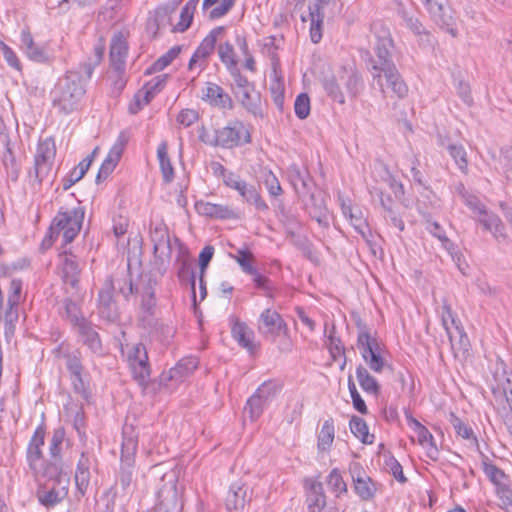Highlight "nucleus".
Listing matches in <instances>:
<instances>
[{
    "label": "nucleus",
    "mask_w": 512,
    "mask_h": 512,
    "mask_svg": "<svg viewBox=\"0 0 512 512\" xmlns=\"http://www.w3.org/2000/svg\"><path fill=\"white\" fill-rule=\"evenodd\" d=\"M84 94L85 88L81 73L68 71L58 80L51 92L53 106L60 112L69 114L78 108Z\"/></svg>",
    "instance_id": "f257e3e1"
},
{
    "label": "nucleus",
    "mask_w": 512,
    "mask_h": 512,
    "mask_svg": "<svg viewBox=\"0 0 512 512\" xmlns=\"http://www.w3.org/2000/svg\"><path fill=\"white\" fill-rule=\"evenodd\" d=\"M491 377L487 383L491 389L494 400L499 405L507 404L509 410L504 414V424L512 435V374L507 372L504 362L496 357L490 367Z\"/></svg>",
    "instance_id": "f03ea898"
},
{
    "label": "nucleus",
    "mask_w": 512,
    "mask_h": 512,
    "mask_svg": "<svg viewBox=\"0 0 512 512\" xmlns=\"http://www.w3.org/2000/svg\"><path fill=\"white\" fill-rule=\"evenodd\" d=\"M83 218L84 213L80 209L59 212L53 219L48 234L42 241L41 247L43 249L50 248L61 233L64 244L72 242L81 229Z\"/></svg>",
    "instance_id": "7ed1b4c3"
},
{
    "label": "nucleus",
    "mask_w": 512,
    "mask_h": 512,
    "mask_svg": "<svg viewBox=\"0 0 512 512\" xmlns=\"http://www.w3.org/2000/svg\"><path fill=\"white\" fill-rule=\"evenodd\" d=\"M200 140L210 146H221L223 148H233L242 143L250 142V134L240 121H234L227 126L215 130L213 135L207 133L204 129L199 135Z\"/></svg>",
    "instance_id": "20e7f679"
},
{
    "label": "nucleus",
    "mask_w": 512,
    "mask_h": 512,
    "mask_svg": "<svg viewBox=\"0 0 512 512\" xmlns=\"http://www.w3.org/2000/svg\"><path fill=\"white\" fill-rule=\"evenodd\" d=\"M183 506L182 488L178 487L176 476L173 473L163 475L154 512H181Z\"/></svg>",
    "instance_id": "39448f33"
},
{
    "label": "nucleus",
    "mask_w": 512,
    "mask_h": 512,
    "mask_svg": "<svg viewBox=\"0 0 512 512\" xmlns=\"http://www.w3.org/2000/svg\"><path fill=\"white\" fill-rule=\"evenodd\" d=\"M233 78L232 91L241 105L255 117H264L261 107L260 93L255 91L254 83L239 71L231 74Z\"/></svg>",
    "instance_id": "423d86ee"
},
{
    "label": "nucleus",
    "mask_w": 512,
    "mask_h": 512,
    "mask_svg": "<svg viewBox=\"0 0 512 512\" xmlns=\"http://www.w3.org/2000/svg\"><path fill=\"white\" fill-rule=\"evenodd\" d=\"M150 237L153 243L155 265L160 275H164L171 258V241L167 226L158 222L150 229Z\"/></svg>",
    "instance_id": "0eeeda50"
},
{
    "label": "nucleus",
    "mask_w": 512,
    "mask_h": 512,
    "mask_svg": "<svg viewBox=\"0 0 512 512\" xmlns=\"http://www.w3.org/2000/svg\"><path fill=\"white\" fill-rule=\"evenodd\" d=\"M46 478L52 485L47 484L41 486L37 490V499L46 508H53L68 495V486L70 483L68 474H59L56 476H42Z\"/></svg>",
    "instance_id": "6e6552de"
},
{
    "label": "nucleus",
    "mask_w": 512,
    "mask_h": 512,
    "mask_svg": "<svg viewBox=\"0 0 512 512\" xmlns=\"http://www.w3.org/2000/svg\"><path fill=\"white\" fill-rule=\"evenodd\" d=\"M357 346L361 356L369 368L375 373H381L386 367L390 368L382 356V349L378 340L372 337L366 330L360 331L357 338Z\"/></svg>",
    "instance_id": "1a4fd4ad"
},
{
    "label": "nucleus",
    "mask_w": 512,
    "mask_h": 512,
    "mask_svg": "<svg viewBox=\"0 0 512 512\" xmlns=\"http://www.w3.org/2000/svg\"><path fill=\"white\" fill-rule=\"evenodd\" d=\"M482 470L493 484L500 500V507L508 509L512 505V489L510 479L505 472L497 466L482 460Z\"/></svg>",
    "instance_id": "9d476101"
},
{
    "label": "nucleus",
    "mask_w": 512,
    "mask_h": 512,
    "mask_svg": "<svg viewBox=\"0 0 512 512\" xmlns=\"http://www.w3.org/2000/svg\"><path fill=\"white\" fill-rule=\"evenodd\" d=\"M429 12L431 19L442 30L451 34L453 37L457 35L455 29L456 20L453 16V10L449 6L447 0H420Z\"/></svg>",
    "instance_id": "9b49d317"
},
{
    "label": "nucleus",
    "mask_w": 512,
    "mask_h": 512,
    "mask_svg": "<svg viewBox=\"0 0 512 512\" xmlns=\"http://www.w3.org/2000/svg\"><path fill=\"white\" fill-rule=\"evenodd\" d=\"M103 287L112 293L121 295L125 301H130L131 297L137 294L139 286L133 282L130 263L127 264L126 268L117 270L113 275L108 277Z\"/></svg>",
    "instance_id": "f8f14e48"
},
{
    "label": "nucleus",
    "mask_w": 512,
    "mask_h": 512,
    "mask_svg": "<svg viewBox=\"0 0 512 512\" xmlns=\"http://www.w3.org/2000/svg\"><path fill=\"white\" fill-rule=\"evenodd\" d=\"M44 440L45 428L39 426L34 431L27 447V462L36 476H46L47 458H44L42 453Z\"/></svg>",
    "instance_id": "ddd939ff"
},
{
    "label": "nucleus",
    "mask_w": 512,
    "mask_h": 512,
    "mask_svg": "<svg viewBox=\"0 0 512 512\" xmlns=\"http://www.w3.org/2000/svg\"><path fill=\"white\" fill-rule=\"evenodd\" d=\"M65 439L63 428H57L53 431L49 440V454L47 458L46 476H56L59 474H68L62 459V450Z\"/></svg>",
    "instance_id": "4468645a"
},
{
    "label": "nucleus",
    "mask_w": 512,
    "mask_h": 512,
    "mask_svg": "<svg viewBox=\"0 0 512 512\" xmlns=\"http://www.w3.org/2000/svg\"><path fill=\"white\" fill-rule=\"evenodd\" d=\"M259 333L273 342L277 337L286 336L289 332L288 327L282 316L275 310L270 308L265 309L260 317L258 323Z\"/></svg>",
    "instance_id": "2eb2a0df"
},
{
    "label": "nucleus",
    "mask_w": 512,
    "mask_h": 512,
    "mask_svg": "<svg viewBox=\"0 0 512 512\" xmlns=\"http://www.w3.org/2000/svg\"><path fill=\"white\" fill-rule=\"evenodd\" d=\"M304 204L306 211L312 219L316 220L322 227H328V209L325 203L324 193L316 186L308 190L302 196H299Z\"/></svg>",
    "instance_id": "dca6fc26"
},
{
    "label": "nucleus",
    "mask_w": 512,
    "mask_h": 512,
    "mask_svg": "<svg viewBox=\"0 0 512 512\" xmlns=\"http://www.w3.org/2000/svg\"><path fill=\"white\" fill-rule=\"evenodd\" d=\"M227 187L236 190L242 198L243 202L253 205L259 211H267L269 209L267 203L263 200L258 189L240 178L239 175H231L228 177Z\"/></svg>",
    "instance_id": "f3484780"
},
{
    "label": "nucleus",
    "mask_w": 512,
    "mask_h": 512,
    "mask_svg": "<svg viewBox=\"0 0 512 512\" xmlns=\"http://www.w3.org/2000/svg\"><path fill=\"white\" fill-rule=\"evenodd\" d=\"M128 361L135 380L145 385L150 378L148 354L144 344H134L128 353Z\"/></svg>",
    "instance_id": "a211bd4d"
},
{
    "label": "nucleus",
    "mask_w": 512,
    "mask_h": 512,
    "mask_svg": "<svg viewBox=\"0 0 512 512\" xmlns=\"http://www.w3.org/2000/svg\"><path fill=\"white\" fill-rule=\"evenodd\" d=\"M355 493L363 501H369L374 498L377 492V483L367 475L364 469L358 464L354 463L350 467Z\"/></svg>",
    "instance_id": "6ab92c4d"
},
{
    "label": "nucleus",
    "mask_w": 512,
    "mask_h": 512,
    "mask_svg": "<svg viewBox=\"0 0 512 512\" xmlns=\"http://www.w3.org/2000/svg\"><path fill=\"white\" fill-rule=\"evenodd\" d=\"M224 31L223 27L214 28L200 43L192 55L188 68L193 70L198 64L201 72L206 66V59L212 54L215 48L217 37Z\"/></svg>",
    "instance_id": "aec40b11"
},
{
    "label": "nucleus",
    "mask_w": 512,
    "mask_h": 512,
    "mask_svg": "<svg viewBox=\"0 0 512 512\" xmlns=\"http://www.w3.org/2000/svg\"><path fill=\"white\" fill-rule=\"evenodd\" d=\"M128 141L127 136L124 132H121L117 138V141L110 149L108 155L106 156L105 160L103 161L98 174L96 176V183L99 184L103 180L107 179V177L114 171L115 167L117 166L124 147Z\"/></svg>",
    "instance_id": "412c9836"
},
{
    "label": "nucleus",
    "mask_w": 512,
    "mask_h": 512,
    "mask_svg": "<svg viewBox=\"0 0 512 512\" xmlns=\"http://www.w3.org/2000/svg\"><path fill=\"white\" fill-rule=\"evenodd\" d=\"M487 163L512 183V147L488 149Z\"/></svg>",
    "instance_id": "4be33fe9"
},
{
    "label": "nucleus",
    "mask_w": 512,
    "mask_h": 512,
    "mask_svg": "<svg viewBox=\"0 0 512 512\" xmlns=\"http://www.w3.org/2000/svg\"><path fill=\"white\" fill-rule=\"evenodd\" d=\"M201 99L210 106L221 110H232L234 102L231 96L218 84L207 82L202 90Z\"/></svg>",
    "instance_id": "5701e85b"
},
{
    "label": "nucleus",
    "mask_w": 512,
    "mask_h": 512,
    "mask_svg": "<svg viewBox=\"0 0 512 512\" xmlns=\"http://www.w3.org/2000/svg\"><path fill=\"white\" fill-rule=\"evenodd\" d=\"M135 285L139 286V290L137 291L136 295L141 296V308L144 310L145 313L151 316L156 304V277L151 273L141 274L139 282L136 283Z\"/></svg>",
    "instance_id": "b1692460"
},
{
    "label": "nucleus",
    "mask_w": 512,
    "mask_h": 512,
    "mask_svg": "<svg viewBox=\"0 0 512 512\" xmlns=\"http://www.w3.org/2000/svg\"><path fill=\"white\" fill-rule=\"evenodd\" d=\"M248 492L249 487L242 480L232 483L225 501L228 512H243L246 504L251 500Z\"/></svg>",
    "instance_id": "393cba45"
},
{
    "label": "nucleus",
    "mask_w": 512,
    "mask_h": 512,
    "mask_svg": "<svg viewBox=\"0 0 512 512\" xmlns=\"http://www.w3.org/2000/svg\"><path fill=\"white\" fill-rule=\"evenodd\" d=\"M21 46L26 56L34 62L46 64L52 61V55L45 45L34 42L33 37L28 29L21 32Z\"/></svg>",
    "instance_id": "a878e982"
},
{
    "label": "nucleus",
    "mask_w": 512,
    "mask_h": 512,
    "mask_svg": "<svg viewBox=\"0 0 512 512\" xmlns=\"http://www.w3.org/2000/svg\"><path fill=\"white\" fill-rule=\"evenodd\" d=\"M387 44V41H381L377 44L376 59L370 60L371 66L369 68L373 80L377 81V84L380 86L383 93H385V90L381 79L382 71H384L388 66H395L391 60V55L387 48Z\"/></svg>",
    "instance_id": "bb28decb"
},
{
    "label": "nucleus",
    "mask_w": 512,
    "mask_h": 512,
    "mask_svg": "<svg viewBox=\"0 0 512 512\" xmlns=\"http://www.w3.org/2000/svg\"><path fill=\"white\" fill-rule=\"evenodd\" d=\"M59 257L62 280L64 284L70 285L73 289H77L81 274V269L77 257L70 252L68 253L67 251H64L59 255Z\"/></svg>",
    "instance_id": "cd10ccee"
},
{
    "label": "nucleus",
    "mask_w": 512,
    "mask_h": 512,
    "mask_svg": "<svg viewBox=\"0 0 512 512\" xmlns=\"http://www.w3.org/2000/svg\"><path fill=\"white\" fill-rule=\"evenodd\" d=\"M74 330L78 334L81 343L87 346L93 353H101L102 342L95 326L87 319L81 320Z\"/></svg>",
    "instance_id": "c85d7f7f"
},
{
    "label": "nucleus",
    "mask_w": 512,
    "mask_h": 512,
    "mask_svg": "<svg viewBox=\"0 0 512 512\" xmlns=\"http://www.w3.org/2000/svg\"><path fill=\"white\" fill-rule=\"evenodd\" d=\"M98 313L102 319L111 323L118 321L120 317L113 293L103 286L98 294Z\"/></svg>",
    "instance_id": "c756f323"
},
{
    "label": "nucleus",
    "mask_w": 512,
    "mask_h": 512,
    "mask_svg": "<svg viewBox=\"0 0 512 512\" xmlns=\"http://www.w3.org/2000/svg\"><path fill=\"white\" fill-rule=\"evenodd\" d=\"M288 178L298 197L315 188V183L307 169L300 168L297 164L289 166Z\"/></svg>",
    "instance_id": "7c9ffc66"
},
{
    "label": "nucleus",
    "mask_w": 512,
    "mask_h": 512,
    "mask_svg": "<svg viewBox=\"0 0 512 512\" xmlns=\"http://www.w3.org/2000/svg\"><path fill=\"white\" fill-rule=\"evenodd\" d=\"M127 53L128 45L125 38L121 33L115 34L110 44V63L116 72L124 71Z\"/></svg>",
    "instance_id": "2f4dec72"
},
{
    "label": "nucleus",
    "mask_w": 512,
    "mask_h": 512,
    "mask_svg": "<svg viewBox=\"0 0 512 512\" xmlns=\"http://www.w3.org/2000/svg\"><path fill=\"white\" fill-rule=\"evenodd\" d=\"M96 459L88 453L82 452L77 464L75 473V483L77 489L81 494H84L90 484L91 468L93 467Z\"/></svg>",
    "instance_id": "473e14b6"
},
{
    "label": "nucleus",
    "mask_w": 512,
    "mask_h": 512,
    "mask_svg": "<svg viewBox=\"0 0 512 512\" xmlns=\"http://www.w3.org/2000/svg\"><path fill=\"white\" fill-rule=\"evenodd\" d=\"M231 333L237 343L245 348L250 354H254L259 345L254 342V332L251 330L246 323L239 320H235Z\"/></svg>",
    "instance_id": "72a5a7b5"
},
{
    "label": "nucleus",
    "mask_w": 512,
    "mask_h": 512,
    "mask_svg": "<svg viewBox=\"0 0 512 512\" xmlns=\"http://www.w3.org/2000/svg\"><path fill=\"white\" fill-rule=\"evenodd\" d=\"M306 502L309 512H322L324 510L326 507V496L321 482H310L307 488Z\"/></svg>",
    "instance_id": "f704fd0d"
},
{
    "label": "nucleus",
    "mask_w": 512,
    "mask_h": 512,
    "mask_svg": "<svg viewBox=\"0 0 512 512\" xmlns=\"http://www.w3.org/2000/svg\"><path fill=\"white\" fill-rule=\"evenodd\" d=\"M408 424L417 434L418 441L423 446H428V455L431 459H436L438 456V449L434 443L433 435L429 430L423 426L419 421L413 417H407Z\"/></svg>",
    "instance_id": "c9c22d12"
},
{
    "label": "nucleus",
    "mask_w": 512,
    "mask_h": 512,
    "mask_svg": "<svg viewBox=\"0 0 512 512\" xmlns=\"http://www.w3.org/2000/svg\"><path fill=\"white\" fill-rule=\"evenodd\" d=\"M123 441L121 446V462L134 463L138 440L133 435V426L125 424L123 427Z\"/></svg>",
    "instance_id": "e433bc0d"
},
{
    "label": "nucleus",
    "mask_w": 512,
    "mask_h": 512,
    "mask_svg": "<svg viewBox=\"0 0 512 512\" xmlns=\"http://www.w3.org/2000/svg\"><path fill=\"white\" fill-rule=\"evenodd\" d=\"M386 79L387 87L399 98H404L408 94V86L402 79L396 66H388L382 71Z\"/></svg>",
    "instance_id": "4c0bfd02"
},
{
    "label": "nucleus",
    "mask_w": 512,
    "mask_h": 512,
    "mask_svg": "<svg viewBox=\"0 0 512 512\" xmlns=\"http://www.w3.org/2000/svg\"><path fill=\"white\" fill-rule=\"evenodd\" d=\"M198 364L199 361L196 357H184L169 370L168 378L174 381H182L196 370Z\"/></svg>",
    "instance_id": "58836bf2"
},
{
    "label": "nucleus",
    "mask_w": 512,
    "mask_h": 512,
    "mask_svg": "<svg viewBox=\"0 0 512 512\" xmlns=\"http://www.w3.org/2000/svg\"><path fill=\"white\" fill-rule=\"evenodd\" d=\"M142 321L146 323L145 326L151 329V333L165 344H168L175 335V328L173 326L154 321L152 318H149L148 314L142 318Z\"/></svg>",
    "instance_id": "ea45409f"
},
{
    "label": "nucleus",
    "mask_w": 512,
    "mask_h": 512,
    "mask_svg": "<svg viewBox=\"0 0 512 512\" xmlns=\"http://www.w3.org/2000/svg\"><path fill=\"white\" fill-rule=\"evenodd\" d=\"M277 217L284 226L287 234L291 237H294L296 232L301 228V222L297 214L291 209H286L283 204H279L278 206Z\"/></svg>",
    "instance_id": "a19ab883"
},
{
    "label": "nucleus",
    "mask_w": 512,
    "mask_h": 512,
    "mask_svg": "<svg viewBox=\"0 0 512 512\" xmlns=\"http://www.w3.org/2000/svg\"><path fill=\"white\" fill-rule=\"evenodd\" d=\"M2 163L6 169L7 176L12 182H17L20 175V165L10 145V140L5 141V151L2 155Z\"/></svg>",
    "instance_id": "79ce46f5"
},
{
    "label": "nucleus",
    "mask_w": 512,
    "mask_h": 512,
    "mask_svg": "<svg viewBox=\"0 0 512 512\" xmlns=\"http://www.w3.org/2000/svg\"><path fill=\"white\" fill-rule=\"evenodd\" d=\"M356 377L363 391L374 396H377L380 393V384L361 364L356 368Z\"/></svg>",
    "instance_id": "37998d69"
},
{
    "label": "nucleus",
    "mask_w": 512,
    "mask_h": 512,
    "mask_svg": "<svg viewBox=\"0 0 512 512\" xmlns=\"http://www.w3.org/2000/svg\"><path fill=\"white\" fill-rule=\"evenodd\" d=\"M482 227L486 230H489L497 241H502L506 239V234L504 232V225L498 216L494 214H489L482 207Z\"/></svg>",
    "instance_id": "c03bdc74"
},
{
    "label": "nucleus",
    "mask_w": 512,
    "mask_h": 512,
    "mask_svg": "<svg viewBox=\"0 0 512 512\" xmlns=\"http://www.w3.org/2000/svg\"><path fill=\"white\" fill-rule=\"evenodd\" d=\"M157 158L159 161L163 180L166 183H170L174 178V168L168 156V143L166 141H162L159 144L157 149Z\"/></svg>",
    "instance_id": "a18cd8bd"
},
{
    "label": "nucleus",
    "mask_w": 512,
    "mask_h": 512,
    "mask_svg": "<svg viewBox=\"0 0 512 512\" xmlns=\"http://www.w3.org/2000/svg\"><path fill=\"white\" fill-rule=\"evenodd\" d=\"M177 275L181 281H188L191 284L193 295L195 296L196 276L190 268L189 257L185 252H180L176 259Z\"/></svg>",
    "instance_id": "49530a36"
},
{
    "label": "nucleus",
    "mask_w": 512,
    "mask_h": 512,
    "mask_svg": "<svg viewBox=\"0 0 512 512\" xmlns=\"http://www.w3.org/2000/svg\"><path fill=\"white\" fill-rule=\"evenodd\" d=\"M197 208L201 213L219 219H231L235 217L234 211L227 205L213 204V203H200Z\"/></svg>",
    "instance_id": "de8ad7c7"
},
{
    "label": "nucleus",
    "mask_w": 512,
    "mask_h": 512,
    "mask_svg": "<svg viewBox=\"0 0 512 512\" xmlns=\"http://www.w3.org/2000/svg\"><path fill=\"white\" fill-rule=\"evenodd\" d=\"M218 54L221 62L226 66L230 75L239 71L238 61L234 51V47L231 43L225 42L219 45Z\"/></svg>",
    "instance_id": "09e8293b"
},
{
    "label": "nucleus",
    "mask_w": 512,
    "mask_h": 512,
    "mask_svg": "<svg viewBox=\"0 0 512 512\" xmlns=\"http://www.w3.org/2000/svg\"><path fill=\"white\" fill-rule=\"evenodd\" d=\"M335 429L333 419L324 421L321 430L318 434L317 448L320 452L329 451L334 441Z\"/></svg>",
    "instance_id": "8fccbe9b"
},
{
    "label": "nucleus",
    "mask_w": 512,
    "mask_h": 512,
    "mask_svg": "<svg viewBox=\"0 0 512 512\" xmlns=\"http://www.w3.org/2000/svg\"><path fill=\"white\" fill-rule=\"evenodd\" d=\"M350 430L353 435L364 444H372L374 435L369 434L367 423L364 419L358 416H352L350 423Z\"/></svg>",
    "instance_id": "3c124183"
},
{
    "label": "nucleus",
    "mask_w": 512,
    "mask_h": 512,
    "mask_svg": "<svg viewBox=\"0 0 512 512\" xmlns=\"http://www.w3.org/2000/svg\"><path fill=\"white\" fill-rule=\"evenodd\" d=\"M448 420L452 427L454 428V430L456 431L457 435L461 436L463 439L470 441L471 444L478 446L477 437L474 434L471 427L465 424L460 418H458L452 412L449 414Z\"/></svg>",
    "instance_id": "603ef678"
},
{
    "label": "nucleus",
    "mask_w": 512,
    "mask_h": 512,
    "mask_svg": "<svg viewBox=\"0 0 512 512\" xmlns=\"http://www.w3.org/2000/svg\"><path fill=\"white\" fill-rule=\"evenodd\" d=\"M342 79L345 78V87L352 98H356L363 89V80L356 71H343Z\"/></svg>",
    "instance_id": "864d4df0"
},
{
    "label": "nucleus",
    "mask_w": 512,
    "mask_h": 512,
    "mask_svg": "<svg viewBox=\"0 0 512 512\" xmlns=\"http://www.w3.org/2000/svg\"><path fill=\"white\" fill-rule=\"evenodd\" d=\"M56 156L55 143L51 138H47L39 142L37 146V152L35 155V161L41 162H54Z\"/></svg>",
    "instance_id": "5fc2aeb1"
},
{
    "label": "nucleus",
    "mask_w": 512,
    "mask_h": 512,
    "mask_svg": "<svg viewBox=\"0 0 512 512\" xmlns=\"http://www.w3.org/2000/svg\"><path fill=\"white\" fill-rule=\"evenodd\" d=\"M180 1H175L172 5L160 6L155 10L153 25L161 29L170 24V15L176 10Z\"/></svg>",
    "instance_id": "6e6d98bb"
},
{
    "label": "nucleus",
    "mask_w": 512,
    "mask_h": 512,
    "mask_svg": "<svg viewBox=\"0 0 512 512\" xmlns=\"http://www.w3.org/2000/svg\"><path fill=\"white\" fill-rule=\"evenodd\" d=\"M64 315L71 323L73 328L86 318L82 315L78 305L71 298H65L63 301Z\"/></svg>",
    "instance_id": "4d7b16f0"
},
{
    "label": "nucleus",
    "mask_w": 512,
    "mask_h": 512,
    "mask_svg": "<svg viewBox=\"0 0 512 512\" xmlns=\"http://www.w3.org/2000/svg\"><path fill=\"white\" fill-rule=\"evenodd\" d=\"M322 86L324 90L326 91L327 95L332 98L334 101L344 104L345 103V97L342 93L339 84L336 81V78L334 76L325 77L322 80Z\"/></svg>",
    "instance_id": "13d9d810"
},
{
    "label": "nucleus",
    "mask_w": 512,
    "mask_h": 512,
    "mask_svg": "<svg viewBox=\"0 0 512 512\" xmlns=\"http://www.w3.org/2000/svg\"><path fill=\"white\" fill-rule=\"evenodd\" d=\"M348 219L357 233L366 239L368 234H370V230L362 210L359 207H356L355 211L349 216Z\"/></svg>",
    "instance_id": "bf43d9fd"
},
{
    "label": "nucleus",
    "mask_w": 512,
    "mask_h": 512,
    "mask_svg": "<svg viewBox=\"0 0 512 512\" xmlns=\"http://www.w3.org/2000/svg\"><path fill=\"white\" fill-rule=\"evenodd\" d=\"M230 256L239 264L244 273H255V268L252 265L254 256L249 250L239 249L236 254Z\"/></svg>",
    "instance_id": "052dcab7"
},
{
    "label": "nucleus",
    "mask_w": 512,
    "mask_h": 512,
    "mask_svg": "<svg viewBox=\"0 0 512 512\" xmlns=\"http://www.w3.org/2000/svg\"><path fill=\"white\" fill-rule=\"evenodd\" d=\"M181 48L179 46H174L169 49L164 55L158 58L153 65L151 66L149 72H159L164 70L171 62L177 58L180 54Z\"/></svg>",
    "instance_id": "680f3d73"
},
{
    "label": "nucleus",
    "mask_w": 512,
    "mask_h": 512,
    "mask_svg": "<svg viewBox=\"0 0 512 512\" xmlns=\"http://www.w3.org/2000/svg\"><path fill=\"white\" fill-rule=\"evenodd\" d=\"M133 464L134 463L121 462L118 483L120 484L123 492H128L131 489L133 482Z\"/></svg>",
    "instance_id": "e2e57ef3"
},
{
    "label": "nucleus",
    "mask_w": 512,
    "mask_h": 512,
    "mask_svg": "<svg viewBox=\"0 0 512 512\" xmlns=\"http://www.w3.org/2000/svg\"><path fill=\"white\" fill-rule=\"evenodd\" d=\"M263 400L257 397L256 394H253L247 401L246 406L244 408L245 413L249 414L251 420H256L263 413L264 408L267 406Z\"/></svg>",
    "instance_id": "0e129e2a"
},
{
    "label": "nucleus",
    "mask_w": 512,
    "mask_h": 512,
    "mask_svg": "<svg viewBox=\"0 0 512 512\" xmlns=\"http://www.w3.org/2000/svg\"><path fill=\"white\" fill-rule=\"evenodd\" d=\"M311 19L310 37L313 43H319L322 39V24L324 19L323 13L309 12Z\"/></svg>",
    "instance_id": "69168bd1"
},
{
    "label": "nucleus",
    "mask_w": 512,
    "mask_h": 512,
    "mask_svg": "<svg viewBox=\"0 0 512 512\" xmlns=\"http://www.w3.org/2000/svg\"><path fill=\"white\" fill-rule=\"evenodd\" d=\"M66 368L71 376H79L83 374L84 367L81 363V356L79 352L67 353L64 355Z\"/></svg>",
    "instance_id": "338daca9"
},
{
    "label": "nucleus",
    "mask_w": 512,
    "mask_h": 512,
    "mask_svg": "<svg viewBox=\"0 0 512 512\" xmlns=\"http://www.w3.org/2000/svg\"><path fill=\"white\" fill-rule=\"evenodd\" d=\"M327 483L329 488L337 495L347 492V485L337 468L329 473Z\"/></svg>",
    "instance_id": "774afa93"
}]
</instances>
